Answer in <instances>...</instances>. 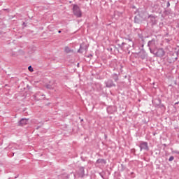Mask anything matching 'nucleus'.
Segmentation results:
<instances>
[{"mask_svg":"<svg viewBox=\"0 0 179 179\" xmlns=\"http://www.w3.org/2000/svg\"><path fill=\"white\" fill-rule=\"evenodd\" d=\"M127 41L130 43L127 44L123 42L121 45L120 44L118 45V46L120 47V48H121V50H122V51L127 52L128 50L131 48V47H134V41H132V38H129L127 39Z\"/></svg>","mask_w":179,"mask_h":179,"instance_id":"nucleus-1","label":"nucleus"},{"mask_svg":"<svg viewBox=\"0 0 179 179\" xmlns=\"http://www.w3.org/2000/svg\"><path fill=\"white\" fill-rule=\"evenodd\" d=\"M148 47L149 48L150 52L151 54H155V50L157 48V44L155 38H152L148 43Z\"/></svg>","mask_w":179,"mask_h":179,"instance_id":"nucleus-2","label":"nucleus"},{"mask_svg":"<svg viewBox=\"0 0 179 179\" xmlns=\"http://www.w3.org/2000/svg\"><path fill=\"white\" fill-rule=\"evenodd\" d=\"M73 13L76 17H82V10L79 6L74 4L73 6Z\"/></svg>","mask_w":179,"mask_h":179,"instance_id":"nucleus-3","label":"nucleus"},{"mask_svg":"<svg viewBox=\"0 0 179 179\" xmlns=\"http://www.w3.org/2000/svg\"><path fill=\"white\" fill-rule=\"evenodd\" d=\"M148 23L153 27L157 24V16L154 15H148Z\"/></svg>","mask_w":179,"mask_h":179,"instance_id":"nucleus-4","label":"nucleus"},{"mask_svg":"<svg viewBox=\"0 0 179 179\" xmlns=\"http://www.w3.org/2000/svg\"><path fill=\"white\" fill-rule=\"evenodd\" d=\"M155 57H158L159 58H163L164 55H166V51L163 48H158L157 52L156 50H154V53H152Z\"/></svg>","mask_w":179,"mask_h":179,"instance_id":"nucleus-5","label":"nucleus"},{"mask_svg":"<svg viewBox=\"0 0 179 179\" xmlns=\"http://www.w3.org/2000/svg\"><path fill=\"white\" fill-rule=\"evenodd\" d=\"M140 151L146 150L149 151V145H148V142L141 141L139 145Z\"/></svg>","mask_w":179,"mask_h":179,"instance_id":"nucleus-6","label":"nucleus"},{"mask_svg":"<svg viewBox=\"0 0 179 179\" xmlns=\"http://www.w3.org/2000/svg\"><path fill=\"white\" fill-rule=\"evenodd\" d=\"M105 85L106 87L110 88V87H115V83H114V81L111 79H108V80L105 81Z\"/></svg>","mask_w":179,"mask_h":179,"instance_id":"nucleus-7","label":"nucleus"},{"mask_svg":"<svg viewBox=\"0 0 179 179\" xmlns=\"http://www.w3.org/2000/svg\"><path fill=\"white\" fill-rule=\"evenodd\" d=\"M27 122H29V119L22 118L18 122V125L19 127H23L27 124Z\"/></svg>","mask_w":179,"mask_h":179,"instance_id":"nucleus-8","label":"nucleus"},{"mask_svg":"<svg viewBox=\"0 0 179 179\" xmlns=\"http://www.w3.org/2000/svg\"><path fill=\"white\" fill-rule=\"evenodd\" d=\"M138 57L141 59H146V57H148V55L146 54V52L145 50H141L138 52Z\"/></svg>","mask_w":179,"mask_h":179,"instance_id":"nucleus-9","label":"nucleus"},{"mask_svg":"<svg viewBox=\"0 0 179 179\" xmlns=\"http://www.w3.org/2000/svg\"><path fill=\"white\" fill-rule=\"evenodd\" d=\"M78 176L81 178H83V177H85V167L81 166L79 168Z\"/></svg>","mask_w":179,"mask_h":179,"instance_id":"nucleus-10","label":"nucleus"},{"mask_svg":"<svg viewBox=\"0 0 179 179\" xmlns=\"http://www.w3.org/2000/svg\"><path fill=\"white\" fill-rule=\"evenodd\" d=\"M86 52V51H87V47H83V43H82L80 45V48L78 49V52H79L80 54H83V52Z\"/></svg>","mask_w":179,"mask_h":179,"instance_id":"nucleus-11","label":"nucleus"},{"mask_svg":"<svg viewBox=\"0 0 179 179\" xmlns=\"http://www.w3.org/2000/svg\"><path fill=\"white\" fill-rule=\"evenodd\" d=\"M120 74H117V73H113L111 75V78L112 79H113V80L115 82H118V80H120Z\"/></svg>","mask_w":179,"mask_h":179,"instance_id":"nucleus-12","label":"nucleus"},{"mask_svg":"<svg viewBox=\"0 0 179 179\" xmlns=\"http://www.w3.org/2000/svg\"><path fill=\"white\" fill-rule=\"evenodd\" d=\"M59 177L62 179H69V176L68 175V173H62L59 175Z\"/></svg>","mask_w":179,"mask_h":179,"instance_id":"nucleus-13","label":"nucleus"},{"mask_svg":"<svg viewBox=\"0 0 179 179\" xmlns=\"http://www.w3.org/2000/svg\"><path fill=\"white\" fill-rule=\"evenodd\" d=\"M96 163L98 164H100L101 163L103 164H106V163H107V162L104 159H99L96 160Z\"/></svg>","mask_w":179,"mask_h":179,"instance_id":"nucleus-14","label":"nucleus"},{"mask_svg":"<svg viewBox=\"0 0 179 179\" xmlns=\"http://www.w3.org/2000/svg\"><path fill=\"white\" fill-rule=\"evenodd\" d=\"M64 52H65L66 54H69V52H72V50H71V48H69V47L66 46V47L64 48Z\"/></svg>","mask_w":179,"mask_h":179,"instance_id":"nucleus-15","label":"nucleus"},{"mask_svg":"<svg viewBox=\"0 0 179 179\" xmlns=\"http://www.w3.org/2000/svg\"><path fill=\"white\" fill-rule=\"evenodd\" d=\"M141 18H139V17H138V16H135L134 22L139 24V23H141Z\"/></svg>","mask_w":179,"mask_h":179,"instance_id":"nucleus-16","label":"nucleus"},{"mask_svg":"<svg viewBox=\"0 0 179 179\" xmlns=\"http://www.w3.org/2000/svg\"><path fill=\"white\" fill-rule=\"evenodd\" d=\"M153 8L155 9L154 12H156V9L159 8V4H155Z\"/></svg>","mask_w":179,"mask_h":179,"instance_id":"nucleus-17","label":"nucleus"},{"mask_svg":"<svg viewBox=\"0 0 179 179\" xmlns=\"http://www.w3.org/2000/svg\"><path fill=\"white\" fill-rule=\"evenodd\" d=\"M28 70L29 71V72H33L34 71V69H33V67H31V66H29L28 67Z\"/></svg>","mask_w":179,"mask_h":179,"instance_id":"nucleus-18","label":"nucleus"},{"mask_svg":"<svg viewBox=\"0 0 179 179\" xmlns=\"http://www.w3.org/2000/svg\"><path fill=\"white\" fill-rule=\"evenodd\" d=\"M111 107L108 108L107 111L109 114H113V112H111Z\"/></svg>","mask_w":179,"mask_h":179,"instance_id":"nucleus-19","label":"nucleus"},{"mask_svg":"<svg viewBox=\"0 0 179 179\" xmlns=\"http://www.w3.org/2000/svg\"><path fill=\"white\" fill-rule=\"evenodd\" d=\"M173 160H174V157L173 156H171L169 159V162H173Z\"/></svg>","mask_w":179,"mask_h":179,"instance_id":"nucleus-20","label":"nucleus"},{"mask_svg":"<svg viewBox=\"0 0 179 179\" xmlns=\"http://www.w3.org/2000/svg\"><path fill=\"white\" fill-rule=\"evenodd\" d=\"M172 153H175L176 155H179V151L173 150V151H172Z\"/></svg>","mask_w":179,"mask_h":179,"instance_id":"nucleus-21","label":"nucleus"},{"mask_svg":"<svg viewBox=\"0 0 179 179\" xmlns=\"http://www.w3.org/2000/svg\"><path fill=\"white\" fill-rule=\"evenodd\" d=\"M166 8H170V1H168L166 3Z\"/></svg>","mask_w":179,"mask_h":179,"instance_id":"nucleus-22","label":"nucleus"},{"mask_svg":"<svg viewBox=\"0 0 179 179\" xmlns=\"http://www.w3.org/2000/svg\"><path fill=\"white\" fill-rule=\"evenodd\" d=\"M46 87L47 89H52V87H51V85H47Z\"/></svg>","mask_w":179,"mask_h":179,"instance_id":"nucleus-23","label":"nucleus"},{"mask_svg":"<svg viewBox=\"0 0 179 179\" xmlns=\"http://www.w3.org/2000/svg\"><path fill=\"white\" fill-rule=\"evenodd\" d=\"M159 107L162 108V107H164V105L162 104V105H159Z\"/></svg>","mask_w":179,"mask_h":179,"instance_id":"nucleus-24","label":"nucleus"},{"mask_svg":"<svg viewBox=\"0 0 179 179\" xmlns=\"http://www.w3.org/2000/svg\"><path fill=\"white\" fill-rule=\"evenodd\" d=\"M177 104H179V101H178V102L175 103V106H177Z\"/></svg>","mask_w":179,"mask_h":179,"instance_id":"nucleus-25","label":"nucleus"},{"mask_svg":"<svg viewBox=\"0 0 179 179\" xmlns=\"http://www.w3.org/2000/svg\"><path fill=\"white\" fill-rule=\"evenodd\" d=\"M58 33H62V31H61V30H59V31H58Z\"/></svg>","mask_w":179,"mask_h":179,"instance_id":"nucleus-26","label":"nucleus"},{"mask_svg":"<svg viewBox=\"0 0 179 179\" xmlns=\"http://www.w3.org/2000/svg\"><path fill=\"white\" fill-rule=\"evenodd\" d=\"M77 66H79V63H78Z\"/></svg>","mask_w":179,"mask_h":179,"instance_id":"nucleus-27","label":"nucleus"},{"mask_svg":"<svg viewBox=\"0 0 179 179\" xmlns=\"http://www.w3.org/2000/svg\"><path fill=\"white\" fill-rule=\"evenodd\" d=\"M36 129H38V127H36Z\"/></svg>","mask_w":179,"mask_h":179,"instance_id":"nucleus-28","label":"nucleus"},{"mask_svg":"<svg viewBox=\"0 0 179 179\" xmlns=\"http://www.w3.org/2000/svg\"><path fill=\"white\" fill-rule=\"evenodd\" d=\"M81 121H83V120H81Z\"/></svg>","mask_w":179,"mask_h":179,"instance_id":"nucleus-29","label":"nucleus"},{"mask_svg":"<svg viewBox=\"0 0 179 179\" xmlns=\"http://www.w3.org/2000/svg\"><path fill=\"white\" fill-rule=\"evenodd\" d=\"M71 174H73V173H71Z\"/></svg>","mask_w":179,"mask_h":179,"instance_id":"nucleus-30","label":"nucleus"},{"mask_svg":"<svg viewBox=\"0 0 179 179\" xmlns=\"http://www.w3.org/2000/svg\"><path fill=\"white\" fill-rule=\"evenodd\" d=\"M74 177H75V174H73Z\"/></svg>","mask_w":179,"mask_h":179,"instance_id":"nucleus-31","label":"nucleus"}]
</instances>
